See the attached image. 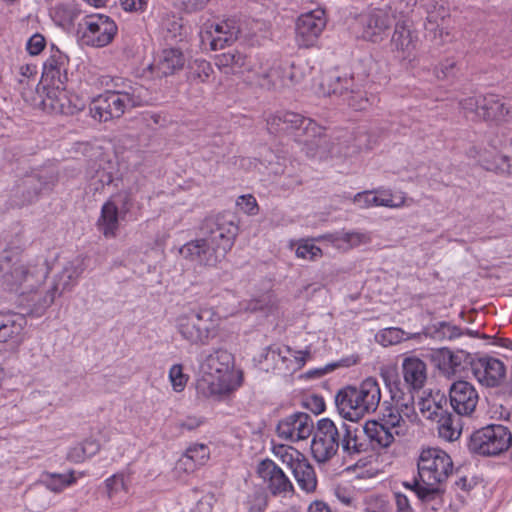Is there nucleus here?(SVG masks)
Masks as SVG:
<instances>
[{"instance_id": "obj_1", "label": "nucleus", "mask_w": 512, "mask_h": 512, "mask_svg": "<svg viewBox=\"0 0 512 512\" xmlns=\"http://www.w3.org/2000/svg\"><path fill=\"white\" fill-rule=\"evenodd\" d=\"M10 239L0 256V284L6 291L19 294L30 314L40 317L66 291H71L85 270L84 258L76 256L67 261L44 286L49 275L46 261L40 257L24 259L26 240L21 235Z\"/></svg>"}, {"instance_id": "obj_2", "label": "nucleus", "mask_w": 512, "mask_h": 512, "mask_svg": "<svg viewBox=\"0 0 512 512\" xmlns=\"http://www.w3.org/2000/svg\"><path fill=\"white\" fill-rule=\"evenodd\" d=\"M381 377L391 393V402L384 401L378 420L368 421L364 432L371 442L381 448L391 446L397 438L409 434L417 420L413 396L400 392L398 375L394 370L382 369Z\"/></svg>"}, {"instance_id": "obj_3", "label": "nucleus", "mask_w": 512, "mask_h": 512, "mask_svg": "<svg viewBox=\"0 0 512 512\" xmlns=\"http://www.w3.org/2000/svg\"><path fill=\"white\" fill-rule=\"evenodd\" d=\"M418 478L404 482V487L415 492L425 503L440 500L444 492L442 485L453 471L451 457L439 448H426L417 460Z\"/></svg>"}, {"instance_id": "obj_4", "label": "nucleus", "mask_w": 512, "mask_h": 512, "mask_svg": "<svg viewBox=\"0 0 512 512\" xmlns=\"http://www.w3.org/2000/svg\"><path fill=\"white\" fill-rule=\"evenodd\" d=\"M197 391L203 397H217L236 390L242 374L234 370V357L224 349H215L200 362Z\"/></svg>"}, {"instance_id": "obj_5", "label": "nucleus", "mask_w": 512, "mask_h": 512, "mask_svg": "<svg viewBox=\"0 0 512 512\" xmlns=\"http://www.w3.org/2000/svg\"><path fill=\"white\" fill-rule=\"evenodd\" d=\"M381 401L378 381L367 377L359 386H347L335 396L339 414L350 421H358L366 414L375 412Z\"/></svg>"}, {"instance_id": "obj_6", "label": "nucleus", "mask_w": 512, "mask_h": 512, "mask_svg": "<svg viewBox=\"0 0 512 512\" xmlns=\"http://www.w3.org/2000/svg\"><path fill=\"white\" fill-rule=\"evenodd\" d=\"M459 106L463 114L473 121L496 124L512 121V99L496 94L466 97Z\"/></svg>"}, {"instance_id": "obj_7", "label": "nucleus", "mask_w": 512, "mask_h": 512, "mask_svg": "<svg viewBox=\"0 0 512 512\" xmlns=\"http://www.w3.org/2000/svg\"><path fill=\"white\" fill-rule=\"evenodd\" d=\"M136 90L118 93H107L97 96L90 104L92 118L99 122H107L113 118L121 117L128 109L142 106L146 101L143 87Z\"/></svg>"}, {"instance_id": "obj_8", "label": "nucleus", "mask_w": 512, "mask_h": 512, "mask_svg": "<svg viewBox=\"0 0 512 512\" xmlns=\"http://www.w3.org/2000/svg\"><path fill=\"white\" fill-rule=\"evenodd\" d=\"M216 313L210 308L192 310L177 318V331L194 345H205L214 336Z\"/></svg>"}, {"instance_id": "obj_9", "label": "nucleus", "mask_w": 512, "mask_h": 512, "mask_svg": "<svg viewBox=\"0 0 512 512\" xmlns=\"http://www.w3.org/2000/svg\"><path fill=\"white\" fill-rule=\"evenodd\" d=\"M247 84L267 91L286 88L284 62L270 57H254L249 65Z\"/></svg>"}, {"instance_id": "obj_10", "label": "nucleus", "mask_w": 512, "mask_h": 512, "mask_svg": "<svg viewBox=\"0 0 512 512\" xmlns=\"http://www.w3.org/2000/svg\"><path fill=\"white\" fill-rule=\"evenodd\" d=\"M512 443V434L501 424L482 427L470 437L469 449L483 456H496L506 451Z\"/></svg>"}, {"instance_id": "obj_11", "label": "nucleus", "mask_w": 512, "mask_h": 512, "mask_svg": "<svg viewBox=\"0 0 512 512\" xmlns=\"http://www.w3.org/2000/svg\"><path fill=\"white\" fill-rule=\"evenodd\" d=\"M203 237L223 259L234 245L238 226L230 215L219 214L208 217L201 227Z\"/></svg>"}, {"instance_id": "obj_12", "label": "nucleus", "mask_w": 512, "mask_h": 512, "mask_svg": "<svg viewBox=\"0 0 512 512\" xmlns=\"http://www.w3.org/2000/svg\"><path fill=\"white\" fill-rule=\"evenodd\" d=\"M117 33L115 22L106 15L93 14L85 16L78 24V34L84 45L104 47Z\"/></svg>"}, {"instance_id": "obj_13", "label": "nucleus", "mask_w": 512, "mask_h": 512, "mask_svg": "<svg viewBox=\"0 0 512 512\" xmlns=\"http://www.w3.org/2000/svg\"><path fill=\"white\" fill-rule=\"evenodd\" d=\"M340 436L341 426L337 427L329 418H322L317 422L311 443V452L317 462L324 463L337 453Z\"/></svg>"}, {"instance_id": "obj_14", "label": "nucleus", "mask_w": 512, "mask_h": 512, "mask_svg": "<svg viewBox=\"0 0 512 512\" xmlns=\"http://www.w3.org/2000/svg\"><path fill=\"white\" fill-rule=\"evenodd\" d=\"M327 24L325 10L317 7L302 13L296 21V42L300 47L309 48L316 44Z\"/></svg>"}, {"instance_id": "obj_15", "label": "nucleus", "mask_w": 512, "mask_h": 512, "mask_svg": "<svg viewBox=\"0 0 512 512\" xmlns=\"http://www.w3.org/2000/svg\"><path fill=\"white\" fill-rule=\"evenodd\" d=\"M356 21L360 36L364 40L374 43H378L386 37L392 23L388 11L381 8H373L361 13Z\"/></svg>"}, {"instance_id": "obj_16", "label": "nucleus", "mask_w": 512, "mask_h": 512, "mask_svg": "<svg viewBox=\"0 0 512 512\" xmlns=\"http://www.w3.org/2000/svg\"><path fill=\"white\" fill-rule=\"evenodd\" d=\"M283 123L284 133L293 134L305 145L318 146L324 133V129L314 120L290 111L283 112Z\"/></svg>"}, {"instance_id": "obj_17", "label": "nucleus", "mask_w": 512, "mask_h": 512, "mask_svg": "<svg viewBox=\"0 0 512 512\" xmlns=\"http://www.w3.org/2000/svg\"><path fill=\"white\" fill-rule=\"evenodd\" d=\"M313 428L311 416L304 412H297L279 421L276 431L280 438L297 442L307 439L312 434Z\"/></svg>"}, {"instance_id": "obj_18", "label": "nucleus", "mask_w": 512, "mask_h": 512, "mask_svg": "<svg viewBox=\"0 0 512 512\" xmlns=\"http://www.w3.org/2000/svg\"><path fill=\"white\" fill-rule=\"evenodd\" d=\"M472 372L477 381L486 387L499 386L506 375L504 363L491 356H483L470 362Z\"/></svg>"}, {"instance_id": "obj_19", "label": "nucleus", "mask_w": 512, "mask_h": 512, "mask_svg": "<svg viewBox=\"0 0 512 512\" xmlns=\"http://www.w3.org/2000/svg\"><path fill=\"white\" fill-rule=\"evenodd\" d=\"M449 399L451 407L459 416H470L477 407L479 395L473 384L459 380L451 385Z\"/></svg>"}, {"instance_id": "obj_20", "label": "nucleus", "mask_w": 512, "mask_h": 512, "mask_svg": "<svg viewBox=\"0 0 512 512\" xmlns=\"http://www.w3.org/2000/svg\"><path fill=\"white\" fill-rule=\"evenodd\" d=\"M419 43L418 33L407 21L398 22L391 38L392 50L401 60L411 61Z\"/></svg>"}, {"instance_id": "obj_21", "label": "nucleus", "mask_w": 512, "mask_h": 512, "mask_svg": "<svg viewBox=\"0 0 512 512\" xmlns=\"http://www.w3.org/2000/svg\"><path fill=\"white\" fill-rule=\"evenodd\" d=\"M179 252L183 258L199 266L214 267L223 259L204 237L185 243Z\"/></svg>"}, {"instance_id": "obj_22", "label": "nucleus", "mask_w": 512, "mask_h": 512, "mask_svg": "<svg viewBox=\"0 0 512 512\" xmlns=\"http://www.w3.org/2000/svg\"><path fill=\"white\" fill-rule=\"evenodd\" d=\"M406 197L403 192L393 194L390 190L376 189L357 193L353 202L362 209L371 207L400 208L405 205Z\"/></svg>"}, {"instance_id": "obj_23", "label": "nucleus", "mask_w": 512, "mask_h": 512, "mask_svg": "<svg viewBox=\"0 0 512 512\" xmlns=\"http://www.w3.org/2000/svg\"><path fill=\"white\" fill-rule=\"evenodd\" d=\"M44 96L40 104L45 111L54 114L71 115L76 111V106L72 105L65 84L51 82L44 87Z\"/></svg>"}, {"instance_id": "obj_24", "label": "nucleus", "mask_w": 512, "mask_h": 512, "mask_svg": "<svg viewBox=\"0 0 512 512\" xmlns=\"http://www.w3.org/2000/svg\"><path fill=\"white\" fill-rule=\"evenodd\" d=\"M257 474L267 484L273 495H286L294 490L284 471L270 459H265L258 464Z\"/></svg>"}, {"instance_id": "obj_25", "label": "nucleus", "mask_w": 512, "mask_h": 512, "mask_svg": "<svg viewBox=\"0 0 512 512\" xmlns=\"http://www.w3.org/2000/svg\"><path fill=\"white\" fill-rule=\"evenodd\" d=\"M186 63L183 51L177 47L162 49L149 66L152 73L157 77H167L182 70Z\"/></svg>"}, {"instance_id": "obj_26", "label": "nucleus", "mask_w": 512, "mask_h": 512, "mask_svg": "<svg viewBox=\"0 0 512 512\" xmlns=\"http://www.w3.org/2000/svg\"><path fill=\"white\" fill-rule=\"evenodd\" d=\"M254 58L248 57L238 50H229L215 56L216 67L226 75H245V82L249 78V65Z\"/></svg>"}, {"instance_id": "obj_27", "label": "nucleus", "mask_w": 512, "mask_h": 512, "mask_svg": "<svg viewBox=\"0 0 512 512\" xmlns=\"http://www.w3.org/2000/svg\"><path fill=\"white\" fill-rule=\"evenodd\" d=\"M310 356L308 351H296L289 346L270 347L267 357L275 363L279 370L295 371L300 369Z\"/></svg>"}, {"instance_id": "obj_28", "label": "nucleus", "mask_w": 512, "mask_h": 512, "mask_svg": "<svg viewBox=\"0 0 512 512\" xmlns=\"http://www.w3.org/2000/svg\"><path fill=\"white\" fill-rule=\"evenodd\" d=\"M317 240H325L334 248L342 251H348L361 245L369 244L372 241L371 234L364 231H337L325 234L316 238Z\"/></svg>"}, {"instance_id": "obj_29", "label": "nucleus", "mask_w": 512, "mask_h": 512, "mask_svg": "<svg viewBox=\"0 0 512 512\" xmlns=\"http://www.w3.org/2000/svg\"><path fill=\"white\" fill-rule=\"evenodd\" d=\"M431 358L436 366L445 374H454L459 371L464 364L471 362L468 352L463 350L453 352L448 348L432 350Z\"/></svg>"}, {"instance_id": "obj_30", "label": "nucleus", "mask_w": 512, "mask_h": 512, "mask_svg": "<svg viewBox=\"0 0 512 512\" xmlns=\"http://www.w3.org/2000/svg\"><path fill=\"white\" fill-rule=\"evenodd\" d=\"M69 58L58 48L52 47L49 57L43 64V76L51 82L66 84L68 81Z\"/></svg>"}, {"instance_id": "obj_31", "label": "nucleus", "mask_w": 512, "mask_h": 512, "mask_svg": "<svg viewBox=\"0 0 512 512\" xmlns=\"http://www.w3.org/2000/svg\"><path fill=\"white\" fill-rule=\"evenodd\" d=\"M354 84L355 80L352 75L345 74L339 76L336 74H328L323 78L321 88L325 95L336 96L343 101Z\"/></svg>"}, {"instance_id": "obj_32", "label": "nucleus", "mask_w": 512, "mask_h": 512, "mask_svg": "<svg viewBox=\"0 0 512 512\" xmlns=\"http://www.w3.org/2000/svg\"><path fill=\"white\" fill-rule=\"evenodd\" d=\"M120 219L121 215L116 202L108 200L101 208V214L97 222L98 229L106 238H113L119 228Z\"/></svg>"}, {"instance_id": "obj_33", "label": "nucleus", "mask_w": 512, "mask_h": 512, "mask_svg": "<svg viewBox=\"0 0 512 512\" xmlns=\"http://www.w3.org/2000/svg\"><path fill=\"white\" fill-rule=\"evenodd\" d=\"M405 383L411 388L421 389L427 379L426 364L419 358H406L402 363Z\"/></svg>"}, {"instance_id": "obj_34", "label": "nucleus", "mask_w": 512, "mask_h": 512, "mask_svg": "<svg viewBox=\"0 0 512 512\" xmlns=\"http://www.w3.org/2000/svg\"><path fill=\"white\" fill-rule=\"evenodd\" d=\"M117 172L118 169L116 161L103 156L96 163L94 172L90 177L92 180L91 185L96 191H98L105 185L111 184Z\"/></svg>"}, {"instance_id": "obj_35", "label": "nucleus", "mask_w": 512, "mask_h": 512, "mask_svg": "<svg viewBox=\"0 0 512 512\" xmlns=\"http://www.w3.org/2000/svg\"><path fill=\"white\" fill-rule=\"evenodd\" d=\"M435 422L440 438L445 441L453 442L460 437L462 433V422L458 414L454 415L446 410Z\"/></svg>"}, {"instance_id": "obj_36", "label": "nucleus", "mask_w": 512, "mask_h": 512, "mask_svg": "<svg viewBox=\"0 0 512 512\" xmlns=\"http://www.w3.org/2000/svg\"><path fill=\"white\" fill-rule=\"evenodd\" d=\"M206 33L210 36L212 50L222 49L237 38V30L228 22L212 24Z\"/></svg>"}, {"instance_id": "obj_37", "label": "nucleus", "mask_w": 512, "mask_h": 512, "mask_svg": "<svg viewBox=\"0 0 512 512\" xmlns=\"http://www.w3.org/2000/svg\"><path fill=\"white\" fill-rule=\"evenodd\" d=\"M292 474L299 488L306 493H313L317 488V476L314 467L305 459L294 468Z\"/></svg>"}, {"instance_id": "obj_38", "label": "nucleus", "mask_w": 512, "mask_h": 512, "mask_svg": "<svg viewBox=\"0 0 512 512\" xmlns=\"http://www.w3.org/2000/svg\"><path fill=\"white\" fill-rule=\"evenodd\" d=\"M446 399L443 395L429 394L427 397H422L418 403L419 410L423 417L428 420L436 421L445 411L443 404Z\"/></svg>"}, {"instance_id": "obj_39", "label": "nucleus", "mask_w": 512, "mask_h": 512, "mask_svg": "<svg viewBox=\"0 0 512 512\" xmlns=\"http://www.w3.org/2000/svg\"><path fill=\"white\" fill-rule=\"evenodd\" d=\"M25 319L19 315H0V342L18 337L24 328Z\"/></svg>"}, {"instance_id": "obj_40", "label": "nucleus", "mask_w": 512, "mask_h": 512, "mask_svg": "<svg viewBox=\"0 0 512 512\" xmlns=\"http://www.w3.org/2000/svg\"><path fill=\"white\" fill-rule=\"evenodd\" d=\"M278 308V300L272 292H266L260 296L241 304L240 311L261 312L270 314Z\"/></svg>"}, {"instance_id": "obj_41", "label": "nucleus", "mask_w": 512, "mask_h": 512, "mask_svg": "<svg viewBox=\"0 0 512 512\" xmlns=\"http://www.w3.org/2000/svg\"><path fill=\"white\" fill-rule=\"evenodd\" d=\"M272 453L278 460L290 468L291 471L298 467L302 461L307 459L299 450L285 444H274Z\"/></svg>"}, {"instance_id": "obj_42", "label": "nucleus", "mask_w": 512, "mask_h": 512, "mask_svg": "<svg viewBox=\"0 0 512 512\" xmlns=\"http://www.w3.org/2000/svg\"><path fill=\"white\" fill-rule=\"evenodd\" d=\"M290 248L295 249L297 258L316 261L323 256L322 249L314 244V239L306 238L290 242Z\"/></svg>"}, {"instance_id": "obj_43", "label": "nucleus", "mask_w": 512, "mask_h": 512, "mask_svg": "<svg viewBox=\"0 0 512 512\" xmlns=\"http://www.w3.org/2000/svg\"><path fill=\"white\" fill-rule=\"evenodd\" d=\"M375 100V96L368 97L366 93L362 91L361 86L355 83L352 89H350L349 94L345 96L343 102L352 109L361 111L367 109Z\"/></svg>"}, {"instance_id": "obj_44", "label": "nucleus", "mask_w": 512, "mask_h": 512, "mask_svg": "<svg viewBox=\"0 0 512 512\" xmlns=\"http://www.w3.org/2000/svg\"><path fill=\"white\" fill-rule=\"evenodd\" d=\"M101 444L93 438L85 439L82 443L71 448L69 457L76 462L83 461L86 457H92L99 452Z\"/></svg>"}, {"instance_id": "obj_45", "label": "nucleus", "mask_w": 512, "mask_h": 512, "mask_svg": "<svg viewBox=\"0 0 512 512\" xmlns=\"http://www.w3.org/2000/svg\"><path fill=\"white\" fill-rule=\"evenodd\" d=\"M75 481L76 478L74 477L73 472H69L67 474L49 473L46 474L43 479V483L46 488L55 493L61 492L66 487L75 483Z\"/></svg>"}, {"instance_id": "obj_46", "label": "nucleus", "mask_w": 512, "mask_h": 512, "mask_svg": "<svg viewBox=\"0 0 512 512\" xmlns=\"http://www.w3.org/2000/svg\"><path fill=\"white\" fill-rule=\"evenodd\" d=\"M341 446L348 455L358 454L362 451L361 444L358 443L355 431L350 425L341 422Z\"/></svg>"}, {"instance_id": "obj_47", "label": "nucleus", "mask_w": 512, "mask_h": 512, "mask_svg": "<svg viewBox=\"0 0 512 512\" xmlns=\"http://www.w3.org/2000/svg\"><path fill=\"white\" fill-rule=\"evenodd\" d=\"M213 74V68L211 64L203 59H196L192 66L191 71L188 75V80L192 83H205L208 81L210 76Z\"/></svg>"}, {"instance_id": "obj_48", "label": "nucleus", "mask_w": 512, "mask_h": 512, "mask_svg": "<svg viewBox=\"0 0 512 512\" xmlns=\"http://www.w3.org/2000/svg\"><path fill=\"white\" fill-rule=\"evenodd\" d=\"M430 334L439 340H453L463 335V332L458 326L442 321L430 328Z\"/></svg>"}, {"instance_id": "obj_49", "label": "nucleus", "mask_w": 512, "mask_h": 512, "mask_svg": "<svg viewBox=\"0 0 512 512\" xmlns=\"http://www.w3.org/2000/svg\"><path fill=\"white\" fill-rule=\"evenodd\" d=\"M107 496L110 500L116 499L122 492L128 493L127 478L123 473L114 474L105 480Z\"/></svg>"}, {"instance_id": "obj_50", "label": "nucleus", "mask_w": 512, "mask_h": 512, "mask_svg": "<svg viewBox=\"0 0 512 512\" xmlns=\"http://www.w3.org/2000/svg\"><path fill=\"white\" fill-rule=\"evenodd\" d=\"M306 71L307 68L303 64L284 62L286 88L300 84L306 78Z\"/></svg>"}, {"instance_id": "obj_51", "label": "nucleus", "mask_w": 512, "mask_h": 512, "mask_svg": "<svg viewBox=\"0 0 512 512\" xmlns=\"http://www.w3.org/2000/svg\"><path fill=\"white\" fill-rule=\"evenodd\" d=\"M210 456V450L205 444H194L187 448L185 454L182 456V463L192 459L196 465H204Z\"/></svg>"}, {"instance_id": "obj_52", "label": "nucleus", "mask_w": 512, "mask_h": 512, "mask_svg": "<svg viewBox=\"0 0 512 512\" xmlns=\"http://www.w3.org/2000/svg\"><path fill=\"white\" fill-rule=\"evenodd\" d=\"M101 84L107 88L105 92L115 94L118 92L129 93L131 90H136V87H142L139 84H132L130 81H125L121 78H112L109 76L102 77Z\"/></svg>"}, {"instance_id": "obj_53", "label": "nucleus", "mask_w": 512, "mask_h": 512, "mask_svg": "<svg viewBox=\"0 0 512 512\" xmlns=\"http://www.w3.org/2000/svg\"><path fill=\"white\" fill-rule=\"evenodd\" d=\"M448 16L446 8L440 5L438 8L434 7V10L427 11V17L425 22V29L436 32L437 29L443 24L444 19Z\"/></svg>"}, {"instance_id": "obj_54", "label": "nucleus", "mask_w": 512, "mask_h": 512, "mask_svg": "<svg viewBox=\"0 0 512 512\" xmlns=\"http://www.w3.org/2000/svg\"><path fill=\"white\" fill-rule=\"evenodd\" d=\"M188 375L184 374L181 364H174L169 369V380L175 392H182L188 382Z\"/></svg>"}, {"instance_id": "obj_55", "label": "nucleus", "mask_w": 512, "mask_h": 512, "mask_svg": "<svg viewBox=\"0 0 512 512\" xmlns=\"http://www.w3.org/2000/svg\"><path fill=\"white\" fill-rule=\"evenodd\" d=\"M109 201L116 202L121 215V219L123 220L133 206V194L130 190H122L114 195L111 199H109Z\"/></svg>"}, {"instance_id": "obj_56", "label": "nucleus", "mask_w": 512, "mask_h": 512, "mask_svg": "<svg viewBox=\"0 0 512 512\" xmlns=\"http://www.w3.org/2000/svg\"><path fill=\"white\" fill-rule=\"evenodd\" d=\"M378 337L380 338L379 341L383 346L394 345L400 343L403 340L409 339L403 330L395 327L383 330V332Z\"/></svg>"}, {"instance_id": "obj_57", "label": "nucleus", "mask_w": 512, "mask_h": 512, "mask_svg": "<svg viewBox=\"0 0 512 512\" xmlns=\"http://www.w3.org/2000/svg\"><path fill=\"white\" fill-rule=\"evenodd\" d=\"M236 205L241 211L248 215H256L259 211L256 198L251 194L238 197Z\"/></svg>"}, {"instance_id": "obj_58", "label": "nucleus", "mask_w": 512, "mask_h": 512, "mask_svg": "<svg viewBox=\"0 0 512 512\" xmlns=\"http://www.w3.org/2000/svg\"><path fill=\"white\" fill-rule=\"evenodd\" d=\"M19 84L27 86L30 85V82H32V86L35 83V76L37 74V68L33 64H24L19 67Z\"/></svg>"}, {"instance_id": "obj_59", "label": "nucleus", "mask_w": 512, "mask_h": 512, "mask_svg": "<svg viewBox=\"0 0 512 512\" xmlns=\"http://www.w3.org/2000/svg\"><path fill=\"white\" fill-rule=\"evenodd\" d=\"M45 38L41 34L32 35L26 44V49L30 55H38L45 48Z\"/></svg>"}, {"instance_id": "obj_60", "label": "nucleus", "mask_w": 512, "mask_h": 512, "mask_svg": "<svg viewBox=\"0 0 512 512\" xmlns=\"http://www.w3.org/2000/svg\"><path fill=\"white\" fill-rule=\"evenodd\" d=\"M283 112H276L267 119V126L271 133H284Z\"/></svg>"}, {"instance_id": "obj_61", "label": "nucleus", "mask_w": 512, "mask_h": 512, "mask_svg": "<svg viewBox=\"0 0 512 512\" xmlns=\"http://www.w3.org/2000/svg\"><path fill=\"white\" fill-rule=\"evenodd\" d=\"M148 0H120L125 11H142L145 9Z\"/></svg>"}, {"instance_id": "obj_62", "label": "nucleus", "mask_w": 512, "mask_h": 512, "mask_svg": "<svg viewBox=\"0 0 512 512\" xmlns=\"http://www.w3.org/2000/svg\"><path fill=\"white\" fill-rule=\"evenodd\" d=\"M209 0H182L184 10L192 13L205 8Z\"/></svg>"}, {"instance_id": "obj_63", "label": "nucleus", "mask_w": 512, "mask_h": 512, "mask_svg": "<svg viewBox=\"0 0 512 512\" xmlns=\"http://www.w3.org/2000/svg\"><path fill=\"white\" fill-rule=\"evenodd\" d=\"M396 510L395 512H413L408 498L400 493L395 494Z\"/></svg>"}, {"instance_id": "obj_64", "label": "nucleus", "mask_w": 512, "mask_h": 512, "mask_svg": "<svg viewBox=\"0 0 512 512\" xmlns=\"http://www.w3.org/2000/svg\"><path fill=\"white\" fill-rule=\"evenodd\" d=\"M307 512H332L330 506L321 500H315L310 503Z\"/></svg>"}]
</instances>
